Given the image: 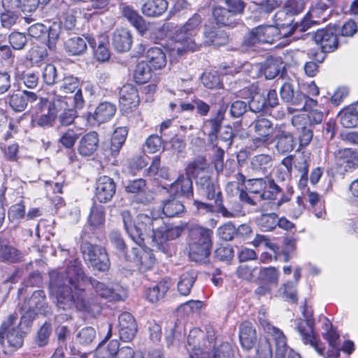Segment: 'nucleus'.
Masks as SVG:
<instances>
[{
    "label": "nucleus",
    "instance_id": "obj_1",
    "mask_svg": "<svg viewBox=\"0 0 358 358\" xmlns=\"http://www.w3.org/2000/svg\"><path fill=\"white\" fill-rule=\"evenodd\" d=\"M80 282H89L102 298L109 301L121 299L117 288L87 276L83 270L81 262L75 259L69 262L64 271H52L50 273V285L56 293L58 308L66 310L74 307L78 310L90 311L85 291L80 288Z\"/></svg>",
    "mask_w": 358,
    "mask_h": 358
},
{
    "label": "nucleus",
    "instance_id": "obj_2",
    "mask_svg": "<svg viewBox=\"0 0 358 358\" xmlns=\"http://www.w3.org/2000/svg\"><path fill=\"white\" fill-rule=\"evenodd\" d=\"M21 310L24 313L20 319L17 313H13L3 320L0 325L1 343L6 338L10 346L14 348H21L24 338L30 331L36 316L38 314L45 316L52 314V309L42 289L34 292L29 299L24 300Z\"/></svg>",
    "mask_w": 358,
    "mask_h": 358
},
{
    "label": "nucleus",
    "instance_id": "obj_3",
    "mask_svg": "<svg viewBox=\"0 0 358 358\" xmlns=\"http://www.w3.org/2000/svg\"><path fill=\"white\" fill-rule=\"evenodd\" d=\"M121 217L127 233L139 246L145 240H151L155 244L153 236L158 231L159 225L163 224L162 218L153 217L147 214L141 213L133 220L131 215L128 210L122 211Z\"/></svg>",
    "mask_w": 358,
    "mask_h": 358
},
{
    "label": "nucleus",
    "instance_id": "obj_4",
    "mask_svg": "<svg viewBox=\"0 0 358 358\" xmlns=\"http://www.w3.org/2000/svg\"><path fill=\"white\" fill-rule=\"evenodd\" d=\"M202 18L198 13H194L186 23L176 33V42L181 47H177L176 52L178 56H182L187 51H194L199 45L196 33L200 29Z\"/></svg>",
    "mask_w": 358,
    "mask_h": 358
},
{
    "label": "nucleus",
    "instance_id": "obj_5",
    "mask_svg": "<svg viewBox=\"0 0 358 358\" xmlns=\"http://www.w3.org/2000/svg\"><path fill=\"white\" fill-rule=\"evenodd\" d=\"M196 185L201 193L208 199L214 201L217 207V212L224 217L229 218L234 216V213L228 210L223 204V196L219 185L211 178L210 174L201 176L198 178Z\"/></svg>",
    "mask_w": 358,
    "mask_h": 358
},
{
    "label": "nucleus",
    "instance_id": "obj_6",
    "mask_svg": "<svg viewBox=\"0 0 358 358\" xmlns=\"http://www.w3.org/2000/svg\"><path fill=\"white\" fill-rule=\"evenodd\" d=\"M83 242L80 250L84 259L93 268L99 271H107L110 266V259L106 249L97 245H92L85 239V232L81 235Z\"/></svg>",
    "mask_w": 358,
    "mask_h": 358
},
{
    "label": "nucleus",
    "instance_id": "obj_7",
    "mask_svg": "<svg viewBox=\"0 0 358 358\" xmlns=\"http://www.w3.org/2000/svg\"><path fill=\"white\" fill-rule=\"evenodd\" d=\"M280 95L282 101L295 107V110H308L310 105L315 106L317 101L299 90L289 81L285 82L280 89Z\"/></svg>",
    "mask_w": 358,
    "mask_h": 358
},
{
    "label": "nucleus",
    "instance_id": "obj_8",
    "mask_svg": "<svg viewBox=\"0 0 358 358\" xmlns=\"http://www.w3.org/2000/svg\"><path fill=\"white\" fill-rule=\"evenodd\" d=\"M80 86V82L78 77L71 74L66 75L58 83V86L52 92V96L55 93L62 96H68V94L75 92L73 96V107L82 109L85 106V101Z\"/></svg>",
    "mask_w": 358,
    "mask_h": 358
},
{
    "label": "nucleus",
    "instance_id": "obj_9",
    "mask_svg": "<svg viewBox=\"0 0 358 358\" xmlns=\"http://www.w3.org/2000/svg\"><path fill=\"white\" fill-rule=\"evenodd\" d=\"M303 313L305 320H298L296 323L297 330L305 344H309L320 355H323L325 348L314 333V320L312 318V313H309L306 309H304Z\"/></svg>",
    "mask_w": 358,
    "mask_h": 358
},
{
    "label": "nucleus",
    "instance_id": "obj_10",
    "mask_svg": "<svg viewBox=\"0 0 358 358\" xmlns=\"http://www.w3.org/2000/svg\"><path fill=\"white\" fill-rule=\"evenodd\" d=\"M47 101L46 99L38 96L33 92L27 90L13 92L12 94H9L6 99V103H8L10 107L15 112L24 111L29 103L36 102V105L42 108L46 105Z\"/></svg>",
    "mask_w": 358,
    "mask_h": 358
},
{
    "label": "nucleus",
    "instance_id": "obj_11",
    "mask_svg": "<svg viewBox=\"0 0 358 358\" xmlns=\"http://www.w3.org/2000/svg\"><path fill=\"white\" fill-rule=\"evenodd\" d=\"M257 320L264 329L273 336L275 345V358H285L288 350L285 336L279 329L270 324L264 309L258 312Z\"/></svg>",
    "mask_w": 358,
    "mask_h": 358
},
{
    "label": "nucleus",
    "instance_id": "obj_12",
    "mask_svg": "<svg viewBox=\"0 0 358 358\" xmlns=\"http://www.w3.org/2000/svg\"><path fill=\"white\" fill-rule=\"evenodd\" d=\"M185 229V226L174 225L171 223L161 224L158 231L155 232L153 236L155 239V246L164 253L169 252V247L167 243L168 241L174 240L180 237Z\"/></svg>",
    "mask_w": 358,
    "mask_h": 358
},
{
    "label": "nucleus",
    "instance_id": "obj_13",
    "mask_svg": "<svg viewBox=\"0 0 358 358\" xmlns=\"http://www.w3.org/2000/svg\"><path fill=\"white\" fill-rule=\"evenodd\" d=\"M228 104L223 102L217 112L213 114L210 118L206 120L203 123L202 131L205 135L208 136V141L213 145H214L217 138V134L224 120Z\"/></svg>",
    "mask_w": 358,
    "mask_h": 358
},
{
    "label": "nucleus",
    "instance_id": "obj_14",
    "mask_svg": "<svg viewBox=\"0 0 358 358\" xmlns=\"http://www.w3.org/2000/svg\"><path fill=\"white\" fill-rule=\"evenodd\" d=\"M336 26L318 29L313 36L316 44L320 46L323 52H332L338 48V38Z\"/></svg>",
    "mask_w": 358,
    "mask_h": 358
},
{
    "label": "nucleus",
    "instance_id": "obj_15",
    "mask_svg": "<svg viewBox=\"0 0 358 358\" xmlns=\"http://www.w3.org/2000/svg\"><path fill=\"white\" fill-rule=\"evenodd\" d=\"M116 192V184L113 178L107 176H100L96 181L94 197L100 203H108L112 200Z\"/></svg>",
    "mask_w": 358,
    "mask_h": 358
},
{
    "label": "nucleus",
    "instance_id": "obj_16",
    "mask_svg": "<svg viewBox=\"0 0 358 358\" xmlns=\"http://www.w3.org/2000/svg\"><path fill=\"white\" fill-rule=\"evenodd\" d=\"M118 332L122 341H132L138 331V325L135 318L129 312H123L118 317Z\"/></svg>",
    "mask_w": 358,
    "mask_h": 358
},
{
    "label": "nucleus",
    "instance_id": "obj_17",
    "mask_svg": "<svg viewBox=\"0 0 358 358\" xmlns=\"http://www.w3.org/2000/svg\"><path fill=\"white\" fill-rule=\"evenodd\" d=\"M116 112V106L110 102L100 103L94 113L89 112L87 115V122L92 124H100L109 121Z\"/></svg>",
    "mask_w": 358,
    "mask_h": 358
},
{
    "label": "nucleus",
    "instance_id": "obj_18",
    "mask_svg": "<svg viewBox=\"0 0 358 358\" xmlns=\"http://www.w3.org/2000/svg\"><path fill=\"white\" fill-rule=\"evenodd\" d=\"M128 130L125 127H120L115 129L112 137L108 142L103 144V150L106 155L117 156L124 145Z\"/></svg>",
    "mask_w": 358,
    "mask_h": 358
},
{
    "label": "nucleus",
    "instance_id": "obj_19",
    "mask_svg": "<svg viewBox=\"0 0 358 358\" xmlns=\"http://www.w3.org/2000/svg\"><path fill=\"white\" fill-rule=\"evenodd\" d=\"M206 343V335L199 329H192L187 336V350L194 355V357H200L204 350Z\"/></svg>",
    "mask_w": 358,
    "mask_h": 358
},
{
    "label": "nucleus",
    "instance_id": "obj_20",
    "mask_svg": "<svg viewBox=\"0 0 358 358\" xmlns=\"http://www.w3.org/2000/svg\"><path fill=\"white\" fill-rule=\"evenodd\" d=\"M90 47L93 50V54L97 61L106 62L110 57L109 41L107 36H99L97 38L89 37L87 39Z\"/></svg>",
    "mask_w": 358,
    "mask_h": 358
},
{
    "label": "nucleus",
    "instance_id": "obj_21",
    "mask_svg": "<svg viewBox=\"0 0 358 358\" xmlns=\"http://www.w3.org/2000/svg\"><path fill=\"white\" fill-rule=\"evenodd\" d=\"M54 98L62 101L65 104V106H62V108L57 110V117H58L59 123L63 126H69L73 123L78 115L76 108L73 106L71 108L69 105V101L71 100V97L55 93Z\"/></svg>",
    "mask_w": 358,
    "mask_h": 358
},
{
    "label": "nucleus",
    "instance_id": "obj_22",
    "mask_svg": "<svg viewBox=\"0 0 358 358\" xmlns=\"http://www.w3.org/2000/svg\"><path fill=\"white\" fill-rule=\"evenodd\" d=\"M252 186H259L264 189L261 195L262 199L274 200L277 196L281 192V187L272 178L265 180L262 178H254L250 180Z\"/></svg>",
    "mask_w": 358,
    "mask_h": 358
},
{
    "label": "nucleus",
    "instance_id": "obj_23",
    "mask_svg": "<svg viewBox=\"0 0 358 358\" xmlns=\"http://www.w3.org/2000/svg\"><path fill=\"white\" fill-rule=\"evenodd\" d=\"M310 162V153L308 152H298L294 155V167L301 174L299 180L301 186L306 185Z\"/></svg>",
    "mask_w": 358,
    "mask_h": 358
},
{
    "label": "nucleus",
    "instance_id": "obj_24",
    "mask_svg": "<svg viewBox=\"0 0 358 358\" xmlns=\"http://www.w3.org/2000/svg\"><path fill=\"white\" fill-rule=\"evenodd\" d=\"M137 89L131 84L124 85L120 90V103L126 110L136 108L139 103Z\"/></svg>",
    "mask_w": 358,
    "mask_h": 358
},
{
    "label": "nucleus",
    "instance_id": "obj_25",
    "mask_svg": "<svg viewBox=\"0 0 358 358\" xmlns=\"http://www.w3.org/2000/svg\"><path fill=\"white\" fill-rule=\"evenodd\" d=\"M334 157L341 165L345 164V171H352L358 167V150L352 148L338 149L335 151Z\"/></svg>",
    "mask_w": 358,
    "mask_h": 358
},
{
    "label": "nucleus",
    "instance_id": "obj_26",
    "mask_svg": "<svg viewBox=\"0 0 358 358\" xmlns=\"http://www.w3.org/2000/svg\"><path fill=\"white\" fill-rule=\"evenodd\" d=\"M131 253L134 257H131V261H134L136 263L140 271H146L153 266L155 259L150 250L139 246L134 248L131 250Z\"/></svg>",
    "mask_w": 358,
    "mask_h": 358
},
{
    "label": "nucleus",
    "instance_id": "obj_27",
    "mask_svg": "<svg viewBox=\"0 0 358 358\" xmlns=\"http://www.w3.org/2000/svg\"><path fill=\"white\" fill-rule=\"evenodd\" d=\"M213 230L203 227L198 224H192L189 227V243H196L199 245L212 246Z\"/></svg>",
    "mask_w": 358,
    "mask_h": 358
},
{
    "label": "nucleus",
    "instance_id": "obj_28",
    "mask_svg": "<svg viewBox=\"0 0 358 358\" xmlns=\"http://www.w3.org/2000/svg\"><path fill=\"white\" fill-rule=\"evenodd\" d=\"M257 136V141L265 143L268 141L273 131V123L267 118L261 117L255 120L250 125Z\"/></svg>",
    "mask_w": 358,
    "mask_h": 358
},
{
    "label": "nucleus",
    "instance_id": "obj_29",
    "mask_svg": "<svg viewBox=\"0 0 358 358\" xmlns=\"http://www.w3.org/2000/svg\"><path fill=\"white\" fill-rule=\"evenodd\" d=\"M122 14L127 20L143 35L148 29V25L145 20L131 6L127 5L121 6Z\"/></svg>",
    "mask_w": 358,
    "mask_h": 358
},
{
    "label": "nucleus",
    "instance_id": "obj_30",
    "mask_svg": "<svg viewBox=\"0 0 358 358\" xmlns=\"http://www.w3.org/2000/svg\"><path fill=\"white\" fill-rule=\"evenodd\" d=\"M65 104L59 99H55L54 96L48 105V112L41 115L37 120L36 123L42 127H52L57 117V110L62 108Z\"/></svg>",
    "mask_w": 358,
    "mask_h": 358
},
{
    "label": "nucleus",
    "instance_id": "obj_31",
    "mask_svg": "<svg viewBox=\"0 0 358 358\" xmlns=\"http://www.w3.org/2000/svg\"><path fill=\"white\" fill-rule=\"evenodd\" d=\"M99 134L95 131H90L84 135L78 145V152L83 156L92 155L99 147Z\"/></svg>",
    "mask_w": 358,
    "mask_h": 358
},
{
    "label": "nucleus",
    "instance_id": "obj_32",
    "mask_svg": "<svg viewBox=\"0 0 358 358\" xmlns=\"http://www.w3.org/2000/svg\"><path fill=\"white\" fill-rule=\"evenodd\" d=\"M112 44L118 52L129 50L132 44L131 32L123 28L116 29L113 34Z\"/></svg>",
    "mask_w": 358,
    "mask_h": 358
},
{
    "label": "nucleus",
    "instance_id": "obj_33",
    "mask_svg": "<svg viewBox=\"0 0 358 358\" xmlns=\"http://www.w3.org/2000/svg\"><path fill=\"white\" fill-rule=\"evenodd\" d=\"M255 30L261 43L272 44L277 40L280 39L282 36H286L287 34V32L282 34L278 27L272 25H260L255 27Z\"/></svg>",
    "mask_w": 358,
    "mask_h": 358
},
{
    "label": "nucleus",
    "instance_id": "obj_34",
    "mask_svg": "<svg viewBox=\"0 0 358 358\" xmlns=\"http://www.w3.org/2000/svg\"><path fill=\"white\" fill-rule=\"evenodd\" d=\"M274 206L273 203H267L266 208L262 206L259 209L262 212V215L257 219V225L264 231H273L278 225V215L275 213H264L268 207L271 208Z\"/></svg>",
    "mask_w": 358,
    "mask_h": 358
},
{
    "label": "nucleus",
    "instance_id": "obj_35",
    "mask_svg": "<svg viewBox=\"0 0 358 358\" xmlns=\"http://www.w3.org/2000/svg\"><path fill=\"white\" fill-rule=\"evenodd\" d=\"M166 0H147L142 6V13L147 17H157L161 16L168 8Z\"/></svg>",
    "mask_w": 358,
    "mask_h": 358
},
{
    "label": "nucleus",
    "instance_id": "obj_36",
    "mask_svg": "<svg viewBox=\"0 0 358 358\" xmlns=\"http://www.w3.org/2000/svg\"><path fill=\"white\" fill-rule=\"evenodd\" d=\"M239 338L242 347L250 350L256 341V331L250 322H243L240 326Z\"/></svg>",
    "mask_w": 358,
    "mask_h": 358
},
{
    "label": "nucleus",
    "instance_id": "obj_37",
    "mask_svg": "<svg viewBox=\"0 0 358 358\" xmlns=\"http://www.w3.org/2000/svg\"><path fill=\"white\" fill-rule=\"evenodd\" d=\"M212 246L199 245L196 243H189L188 255L192 261L199 263H207L209 262Z\"/></svg>",
    "mask_w": 358,
    "mask_h": 358
},
{
    "label": "nucleus",
    "instance_id": "obj_38",
    "mask_svg": "<svg viewBox=\"0 0 358 358\" xmlns=\"http://www.w3.org/2000/svg\"><path fill=\"white\" fill-rule=\"evenodd\" d=\"M185 174L189 177H193L198 180V178L201 176L209 174L208 165L206 159L203 157H198L192 162H189L185 169Z\"/></svg>",
    "mask_w": 358,
    "mask_h": 358
},
{
    "label": "nucleus",
    "instance_id": "obj_39",
    "mask_svg": "<svg viewBox=\"0 0 358 358\" xmlns=\"http://www.w3.org/2000/svg\"><path fill=\"white\" fill-rule=\"evenodd\" d=\"M170 286V280L164 279L153 287L147 288L145 290L146 299L151 303H156L160 301L164 297Z\"/></svg>",
    "mask_w": 358,
    "mask_h": 358
},
{
    "label": "nucleus",
    "instance_id": "obj_40",
    "mask_svg": "<svg viewBox=\"0 0 358 358\" xmlns=\"http://www.w3.org/2000/svg\"><path fill=\"white\" fill-rule=\"evenodd\" d=\"M250 166L255 173L261 176L266 175L272 167V158L269 155H255L250 161Z\"/></svg>",
    "mask_w": 358,
    "mask_h": 358
},
{
    "label": "nucleus",
    "instance_id": "obj_41",
    "mask_svg": "<svg viewBox=\"0 0 358 358\" xmlns=\"http://www.w3.org/2000/svg\"><path fill=\"white\" fill-rule=\"evenodd\" d=\"M275 148L281 154L292 151L296 145L295 141L290 132L280 131L275 136Z\"/></svg>",
    "mask_w": 358,
    "mask_h": 358
},
{
    "label": "nucleus",
    "instance_id": "obj_42",
    "mask_svg": "<svg viewBox=\"0 0 358 358\" xmlns=\"http://www.w3.org/2000/svg\"><path fill=\"white\" fill-rule=\"evenodd\" d=\"M341 124L346 128L358 127V101L339 113Z\"/></svg>",
    "mask_w": 358,
    "mask_h": 358
},
{
    "label": "nucleus",
    "instance_id": "obj_43",
    "mask_svg": "<svg viewBox=\"0 0 358 358\" xmlns=\"http://www.w3.org/2000/svg\"><path fill=\"white\" fill-rule=\"evenodd\" d=\"M206 43L215 46L224 45L229 42V36L222 29L212 27L206 28L204 31Z\"/></svg>",
    "mask_w": 358,
    "mask_h": 358
},
{
    "label": "nucleus",
    "instance_id": "obj_44",
    "mask_svg": "<svg viewBox=\"0 0 358 358\" xmlns=\"http://www.w3.org/2000/svg\"><path fill=\"white\" fill-rule=\"evenodd\" d=\"M172 188L176 190L177 194L187 198H190L194 194L193 182L191 177L187 174H181L178 179L172 184Z\"/></svg>",
    "mask_w": 358,
    "mask_h": 358
},
{
    "label": "nucleus",
    "instance_id": "obj_45",
    "mask_svg": "<svg viewBox=\"0 0 358 358\" xmlns=\"http://www.w3.org/2000/svg\"><path fill=\"white\" fill-rule=\"evenodd\" d=\"M283 65L281 58L270 57L264 63L263 71L266 79H273L279 75L281 70H283Z\"/></svg>",
    "mask_w": 358,
    "mask_h": 358
},
{
    "label": "nucleus",
    "instance_id": "obj_46",
    "mask_svg": "<svg viewBox=\"0 0 358 358\" xmlns=\"http://www.w3.org/2000/svg\"><path fill=\"white\" fill-rule=\"evenodd\" d=\"M146 59L148 64L154 69H161L166 64V58L161 48L152 47L146 52Z\"/></svg>",
    "mask_w": 358,
    "mask_h": 358
},
{
    "label": "nucleus",
    "instance_id": "obj_47",
    "mask_svg": "<svg viewBox=\"0 0 358 358\" xmlns=\"http://www.w3.org/2000/svg\"><path fill=\"white\" fill-rule=\"evenodd\" d=\"M213 16L217 24L233 27L236 23V15L229 9L223 7L214 8Z\"/></svg>",
    "mask_w": 358,
    "mask_h": 358
},
{
    "label": "nucleus",
    "instance_id": "obj_48",
    "mask_svg": "<svg viewBox=\"0 0 358 358\" xmlns=\"http://www.w3.org/2000/svg\"><path fill=\"white\" fill-rule=\"evenodd\" d=\"M0 257L4 261L18 262L22 261L23 255L17 249L8 245L4 239L0 238Z\"/></svg>",
    "mask_w": 358,
    "mask_h": 358
},
{
    "label": "nucleus",
    "instance_id": "obj_49",
    "mask_svg": "<svg viewBox=\"0 0 358 358\" xmlns=\"http://www.w3.org/2000/svg\"><path fill=\"white\" fill-rule=\"evenodd\" d=\"M87 39L80 36L72 37L64 43L65 50L71 55H80L87 50Z\"/></svg>",
    "mask_w": 358,
    "mask_h": 358
},
{
    "label": "nucleus",
    "instance_id": "obj_50",
    "mask_svg": "<svg viewBox=\"0 0 358 358\" xmlns=\"http://www.w3.org/2000/svg\"><path fill=\"white\" fill-rule=\"evenodd\" d=\"M111 245L116 250V253L126 261H131V257L127 252V246L121 234L117 231H112L109 235Z\"/></svg>",
    "mask_w": 358,
    "mask_h": 358
},
{
    "label": "nucleus",
    "instance_id": "obj_51",
    "mask_svg": "<svg viewBox=\"0 0 358 358\" xmlns=\"http://www.w3.org/2000/svg\"><path fill=\"white\" fill-rule=\"evenodd\" d=\"M152 76V67L145 62H139L135 69L134 78L135 81L143 85L148 83Z\"/></svg>",
    "mask_w": 358,
    "mask_h": 358
},
{
    "label": "nucleus",
    "instance_id": "obj_52",
    "mask_svg": "<svg viewBox=\"0 0 358 358\" xmlns=\"http://www.w3.org/2000/svg\"><path fill=\"white\" fill-rule=\"evenodd\" d=\"M118 345L117 340H112L107 345H99L96 350V358H116Z\"/></svg>",
    "mask_w": 358,
    "mask_h": 358
},
{
    "label": "nucleus",
    "instance_id": "obj_53",
    "mask_svg": "<svg viewBox=\"0 0 358 358\" xmlns=\"http://www.w3.org/2000/svg\"><path fill=\"white\" fill-rule=\"evenodd\" d=\"M196 278L194 271H187L180 275L178 282V289L180 294L186 296L189 294Z\"/></svg>",
    "mask_w": 358,
    "mask_h": 358
},
{
    "label": "nucleus",
    "instance_id": "obj_54",
    "mask_svg": "<svg viewBox=\"0 0 358 358\" xmlns=\"http://www.w3.org/2000/svg\"><path fill=\"white\" fill-rule=\"evenodd\" d=\"M185 206L183 203L176 199H169L164 203L163 213L169 217H176L184 213Z\"/></svg>",
    "mask_w": 358,
    "mask_h": 358
},
{
    "label": "nucleus",
    "instance_id": "obj_55",
    "mask_svg": "<svg viewBox=\"0 0 358 358\" xmlns=\"http://www.w3.org/2000/svg\"><path fill=\"white\" fill-rule=\"evenodd\" d=\"M248 107L250 111L255 113L268 111L266 106V98L259 90L252 96Z\"/></svg>",
    "mask_w": 358,
    "mask_h": 358
},
{
    "label": "nucleus",
    "instance_id": "obj_56",
    "mask_svg": "<svg viewBox=\"0 0 358 358\" xmlns=\"http://www.w3.org/2000/svg\"><path fill=\"white\" fill-rule=\"evenodd\" d=\"M80 131L78 128L67 129L60 137L59 142L66 148H73L80 136Z\"/></svg>",
    "mask_w": 358,
    "mask_h": 358
},
{
    "label": "nucleus",
    "instance_id": "obj_57",
    "mask_svg": "<svg viewBox=\"0 0 358 358\" xmlns=\"http://www.w3.org/2000/svg\"><path fill=\"white\" fill-rule=\"evenodd\" d=\"M105 220L104 210L102 206L94 205L90 211L88 218L89 224L94 227H99L102 225Z\"/></svg>",
    "mask_w": 358,
    "mask_h": 358
},
{
    "label": "nucleus",
    "instance_id": "obj_58",
    "mask_svg": "<svg viewBox=\"0 0 358 358\" xmlns=\"http://www.w3.org/2000/svg\"><path fill=\"white\" fill-rule=\"evenodd\" d=\"M215 257L223 262L229 263L234 256V251L231 245H220L214 252Z\"/></svg>",
    "mask_w": 358,
    "mask_h": 358
},
{
    "label": "nucleus",
    "instance_id": "obj_59",
    "mask_svg": "<svg viewBox=\"0 0 358 358\" xmlns=\"http://www.w3.org/2000/svg\"><path fill=\"white\" fill-rule=\"evenodd\" d=\"M236 228L230 222L218 227L217 230V236L223 241H231L236 236Z\"/></svg>",
    "mask_w": 358,
    "mask_h": 358
},
{
    "label": "nucleus",
    "instance_id": "obj_60",
    "mask_svg": "<svg viewBox=\"0 0 358 358\" xmlns=\"http://www.w3.org/2000/svg\"><path fill=\"white\" fill-rule=\"evenodd\" d=\"M232 346L228 343H223L213 350L210 358H234Z\"/></svg>",
    "mask_w": 358,
    "mask_h": 358
},
{
    "label": "nucleus",
    "instance_id": "obj_61",
    "mask_svg": "<svg viewBox=\"0 0 358 358\" xmlns=\"http://www.w3.org/2000/svg\"><path fill=\"white\" fill-rule=\"evenodd\" d=\"M42 78L47 85L58 83L59 76L56 67L51 64H47L43 70Z\"/></svg>",
    "mask_w": 358,
    "mask_h": 358
},
{
    "label": "nucleus",
    "instance_id": "obj_62",
    "mask_svg": "<svg viewBox=\"0 0 358 358\" xmlns=\"http://www.w3.org/2000/svg\"><path fill=\"white\" fill-rule=\"evenodd\" d=\"M203 85L209 89H215L222 85V81L220 75L215 72L204 73L201 76Z\"/></svg>",
    "mask_w": 358,
    "mask_h": 358
},
{
    "label": "nucleus",
    "instance_id": "obj_63",
    "mask_svg": "<svg viewBox=\"0 0 358 358\" xmlns=\"http://www.w3.org/2000/svg\"><path fill=\"white\" fill-rule=\"evenodd\" d=\"M274 27H278L279 30L291 27L293 22L292 15L288 14L286 10H278L274 16Z\"/></svg>",
    "mask_w": 358,
    "mask_h": 358
},
{
    "label": "nucleus",
    "instance_id": "obj_64",
    "mask_svg": "<svg viewBox=\"0 0 358 358\" xmlns=\"http://www.w3.org/2000/svg\"><path fill=\"white\" fill-rule=\"evenodd\" d=\"M257 355L259 358H272L271 345L267 338H259L257 346Z\"/></svg>",
    "mask_w": 358,
    "mask_h": 358
}]
</instances>
